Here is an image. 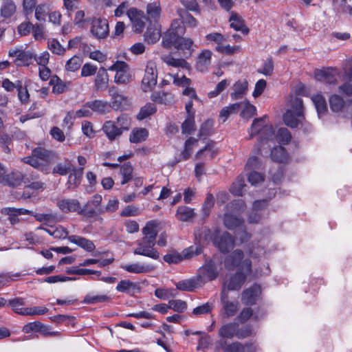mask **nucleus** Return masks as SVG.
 I'll return each instance as SVG.
<instances>
[{
    "label": "nucleus",
    "instance_id": "nucleus-14",
    "mask_svg": "<svg viewBox=\"0 0 352 352\" xmlns=\"http://www.w3.org/2000/svg\"><path fill=\"white\" fill-rule=\"evenodd\" d=\"M10 57H14V63L19 67L29 66L34 54L30 50H24L22 48H12L8 52Z\"/></svg>",
    "mask_w": 352,
    "mask_h": 352
},
{
    "label": "nucleus",
    "instance_id": "nucleus-2",
    "mask_svg": "<svg viewBox=\"0 0 352 352\" xmlns=\"http://www.w3.org/2000/svg\"><path fill=\"white\" fill-rule=\"evenodd\" d=\"M181 23L177 19L172 22L170 28L162 36V45L167 49L174 47L183 52L186 50V53L190 56L194 50V42L191 38L183 37L185 28Z\"/></svg>",
    "mask_w": 352,
    "mask_h": 352
},
{
    "label": "nucleus",
    "instance_id": "nucleus-36",
    "mask_svg": "<svg viewBox=\"0 0 352 352\" xmlns=\"http://www.w3.org/2000/svg\"><path fill=\"white\" fill-rule=\"evenodd\" d=\"M16 12V6L12 0L5 1L0 8V16L4 19L11 18Z\"/></svg>",
    "mask_w": 352,
    "mask_h": 352
},
{
    "label": "nucleus",
    "instance_id": "nucleus-7",
    "mask_svg": "<svg viewBox=\"0 0 352 352\" xmlns=\"http://www.w3.org/2000/svg\"><path fill=\"white\" fill-rule=\"evenodd\" d=\"M57 206L65 213L76 212L78 214H82L87 217H94L102 214V210H90L82 208L80 201L76 199H62L57 201Z\"/></svg>",
    "mask_w": 352,
    "mask_h": 352
},
{
    "label": "nucleus",
    "instance_id": "nucleus-34",
    "mask_svg": "<svg viewBox=\"0 0 352 352\" xmlns=\"http://www.w3.org/2000/svg\"><path fill=\"white\" fill-rule=\"evenodd\" d=\"M238 327L239 325L236 322L227 323L220 328L219 335L223 338H232L233 337L237 338Z\"/></svg>",
    "mask_w": 352,
    "mask_h": 352
},
{
    "label": "nucleus",
    "instance_id": "nucleus-62",
    "mask_svg": "<svg viewBox=\"0 0 352 352\" xmlns=\"http://www.w3.org/2000/svg\"><path fill=\"white\" fill-rule=\"evenodd\" d=\"M170 77L173 79V82L175 85L178 87H184L185 86H188L191 83V80L188 78H186L184 75L179 76V74H169Z\"/></svg>",
    "mask_w": 352,
    "mask_h": 352
},
{
    "label": "nucleus",
    "instance_id": "nucleus-23",
    "mask_svg": "<svg viewBox=\"0 0 352 352\" xmlns=\"http://www.w3.org/2000/svg\"><path fill=\"white\" fill-rule=\"evenodd\" d=\"M109 77L107 71L100 67L94 79V89L96 91H103L108 88Z\"/></svg>",
    "mask_w": 352,
    "mask_h": 352
},
{
    "label": "nucleus",
    "instance_id": "nucleus-54",
    "mask_svg": "<svg viewBox=\"0 0 352 352\" xmlns=\"http://www.w3.org/2000/svg\"><path fill=\"white\" fill-rule=\"evenodd\" d=\"M33 155L39 159L41 162H45L46 165L49 167L51 160V152L41 147L34 148L32 151Z\"/></svg>",
    "mask_w": 352,
    "mask_h": 352
},
{
    "label": "nucleus",
    "instance_id": "nucleus-64",
    "mask_svg": "<svg viewBox=\"0 0 352 352\" xmlns=\"http://www.w3.org/2000/svg\"><path fill=\"white\" fill-rule=\"evenodd\" d=\"M206 40L214 43L217 46H222L226 41V38L221 33L212 32L206 36Z\"/></svg>",
    "mask_w": 352,
    "mask_h": 352
},
{
    "label": "nucleus",
    "instance_id": "nucleus-12",
    "mask_svg": "<svg viewBox=\"0 0 352 352\" xmlns=\"http://www.w3.org/2000/svg\"><path fill=\"white\" fill-rule=\"evenodd\" d=\"M23 179V174L19 170H14L7 173L5 166L0 162V183L1 184L16 187L22 184Z\"/></svg>",
    "mask_w": 352,
    "mask_h": 352
},
{
    "label": "nucleus",
    "instance_id": "nucleus-48",
    "mask_svg": "<svg viewBox=\"0 0 352 352\" xmlns=\"http://www.w3.org/2000/svg\"><path fill=\"white\" fill-rule=\"evenodd\" d=\"M25 162L42 172L45 173H49L50 168L46 165L45 162L43 161L41 162L36 157H34L33 155V153H32V155L30 157L26 158Z\"/></svg>",
    "mask_w": 352,
    "mask_h": 352
},
{
    "label": "nucleus",
    "instance_id": "nucleus-61",
    "mask_svg": "<svg viewBox=\"0 0 352 352\" xmlns=\"http://www.w3.org/2000/svg\"><path fill=\"white\" fill-rule=\"evenodd\" d=\"M329 104L333 111L338 112L344 107V102L340 96L335 94L329 98Z\"/></svg>",
    "mask_w": 352,
    "mask_h": 352
},
{
    "label": "nucleus",
    "instance_id": "nucleus-24",
    "mask_svg": "<svg viewBox=\"0 0 352 352\" xmlns=\"http://www.w3.org/2000/svg\"><path fill=\"white\" fill-rule=\"evenodd\" d=\"M146 20L151 23H158L162 13L160 1L149 3L146 6Z\"/></svg>",
    "mask_w": 352,
    "mask_h": 352
},
{
    "label": "nucleus",
    "instance_id": "nucleus-3",
    "mask_svg": "<svg viewBox=\"0 0 352 352\" xmlns=\"http://www.w3.org/2000/svg\"><path fill=\"white\" fill-rule=\"evenodd\" d=\"M288 107L283 116L284 122L291 128H297L305 120L302 100L296 96H291Z\"/></svg>",
    "mask_w": 352,
    "mask_h": 352
},
{
    "label": "nucleus",
    "instance_id": "nucleus-27",
    "mask_svg": "<svg viewBox=\"0 0 352 352\" xmlns=\"http://www.w3.org/2000/svg\"><path fill=\"white\" fill-rule=\"evenodd\" d=\"M161 37V30L159 23H151L144 34V40L150 44L155 43Z\"/></svg>",
    "mask_w": 352,
    "mask_h": 352
},
{
    "label": "nucleus",
    "instance_id": "nucleus-30",
    "mask_svg": "<svg viewBox=\"0 0 352 352\" xmlns=\"http://www.w3.org/2000/svg\"><path fill=\"white\" fill-rule=\"evenodd\" d=\"M175 286L178 290L192 292L202 285L196 276L189 279L180 280L175 283Z\"/></svg>",
    "mask_w": 352,
    "mask_h": 352
},
{
    "label": "nucleus",
    "instance_id": "nucleus-13",
    "mask_svg": "<svg viewBox=\"0 0 352 352\" xmlns=\"http://www.w3.org/2000/svg\"><path fill=\"white\" fill-rule=\"evenodd\" d=\"M314 76L318 81L329 85H336L340 77V74L336 68L326 67L315 70Z\"/></svg>",
    "mask_w": 352,
    "mask_h": 352
},
{
    "label": "nucleus",
    "instance_id": "nucleus-16",
    "mask_svg": "<svg viewBox=\"0 0 352 352\" xmlns=\"http://www.w3.org/2000/svg\"><path fill=\"white\" fill-rule=\"evenodd\" d=\"M157 74L153 63H148L142 80V89L144 92L151 91L155 87Z\"/></svg>",
    "mask_w": 352,
    "mask_h": 352
},
{
    "label": "nucleus",
    "instance_id": "nucleus-43",
    "mask_svg": "<svg viewBox=\"0 0 352 352\" xmlns=\"http://www.w3.org/2000/svg\"><path fill=\"white\" fill-rule=\"evenodd\" d=\"M89 107L91 108V113L96 112L101 114L105 113L109 111V105L107 101L101 100H95L89 102Z\"/></svg>",
    "mask_w": 352,
    "mask_h": 352
},
{
    "label": "nucleus",
    "instance_id": "nucleus-18",
    "mask_svg": "<svg viewBox=\"0 0 352 352\" xmlns=\"http://www.w3.org/2000/svg\"><path fill=\"white\" fill-rule=\"evenodd\" d=\"M109 23L105 19H94L91 21L90 32L98 39L104 38L109 34Z\"/></svg>",
    "mask_w": 352,
    "mask_h": 352
},
{
    "label": "nucleus",
    "instance_id": "nucleus-20",
    "mask_svg": "<svg viewBox=\"0 0 352 352\" xmlns=\"http://www.w3.org/2000/svg\"><path fill=\"white\" fill-rule=\"evenodd\" d=\"M127 16L132 23L134 31L141 32L144 28L145 20L146 19L143 12L135 8H131L127 10Z\"/></svg>",
    "mask_w": 352,
    "mask_h": 352
},
{
    "label": "nucleus",
    "instance_id": "nucleus-42",
    "mask_svg": "<svg viewBox=\"0 0 352 352\" xmlns=\"http://www.w3.org/2000/svg\"><path fill=\"white\" fill-rule=\"evenodd\" d=\"M271 158L274 162L285 163L288 160V155L283 146H276L271 151Z\"/></svg>",
    "mask_w": 352,
    "mask_h": 352
},
{
    "label": "nucleus",
    "instance_id": "nucleus-25",
    "mask_svg": "<svg viewBox=\"0 0 352 352\" xmlns=\"http://www.w3.org/2000/svg\"><path fill=\"white\" fill-rule=\"evenodd\" d=\"M120 267L127 272L133 274H146L154 270V267L152 265L141 263L121 265Z\"/></svg>",
    "mask_w": 352,
    "mask_h": 352
},
{
    "label": "nucleus",
    "instance_id": "nucleus-5",
    "mask_svg": "<svg viewBox=\"0 0 352 352\" xmlns=\"http://www.w3.org/2000/svg\"><path fill=\"white\" fill-rule=\"evenodd\" d=\"M219 231H216L213 234L209 229L204 228L199 234V237H204V240H211L213 243L219 249L221 252H228L234 247V240L232 236L227 232H223L221 236H218Z\"/></svg>",
    "mask_w": 352,
    "mask_h": 352
},
{
    "label": "nucleus",
    "instance_id": "nucleus-40",
    "mask_svg": "<svg viewBox=\"0 0 352 352\" xmlns=\"http://www.w3.org/2000/svg\"><path fill=\"white\" fill-rule=\"evenodd\" d=\"M50 84L52 85V92L55 94H60L65 92L68 87L69 83L63 81L57 76L51 78Z\"/></svg>",
    "mask_w": 352,
    "mask_h": 352
},
{
    "label": "nucleus",
    "instance_id": "nucleus-32",
    "mask_svg": "<svg viewBox=\"0 0 352 352\" xmlns=\"http://www.w3.org/2000/svg\"><path fill=\"white\" fill-rule=\"evenodd\" d=\"M102 130L110 140H114L122 135V129L116 126V122L106 121L102 126Z\"/></svg>",
    "mask_w": 352,
    "mask_h": 352
},
{
    "label": "nucleus",
    "instance_id": "nucleus-28",
    "mask_svg": "<svg viewBox=\"0 0 352 352\" xmlns=\"http://www.w3.org/2000/svg\"><path fill=\"white\" fill-rule=\"evenodd\" d=\"M212 52L209 50H202L199 54L196 63V67L197 70L205 72L208 69L211 63Z\"/></svg>",
    "mask_w": 352,
    "mask_h": 352
},
{
    "label": "nucleus",
    "instance_id": "nucleus-58",
    "mask_svg": "<svg viewBox=\"0 0 352 352\" xmlns=\"http://www.w3.org/2000/svg\"><path fill=\"white\" fill-rule=\"evenodd\" d=\"M74 166L69 162L58 163L53 168L52 173L65 176L72 171Z\"/></svg>",
    "mask_w": 352,
    "mask_h": 352
},
{
    "label": "nucleus",
    "instance_id": "nucleus-56",
    "mask_svg": "<svg viewBox=\"0 0 352 352\" xmlns=\"http://www.w3.org/2000/svg\"><path fill=\"white\" fill-rule=\"evenodd\" d=\"M48 49L54 54L63 56L66 52L65 48L57 39H50L47 42Z\"/></svg>",
    "mask_w": 352,
    "mask_h": 352
},
{
    "label": "nucleus",
    "instance_id": "nucleus-50",
    "mask_svg": "<svg viewBox=\"0 0 352 352\" xmlns=\"http://www.w3.org/2000/svg\"><path fill=\"white\" fill-rule=\"evenodd\" d=\"M156 111V106L153 103L148 102L140 109V112L137 116V118L139 120H142L154 114Z\"/></svg>",
    "mask_w": 352,
    "mask_h": 352
},
{
    "label": "nucleus",
    "instance_id": "nucleus-4",
    "mask_svg": "<svg viewBox=\"0 0 352 352\" xmlns=\"http://www.w3.org/2000/svg\"><path fill=\"white\" fill-rule=\"evenodd\" d=\"M226 208V211L223 218L224 226L229 230L240 228L243 221L239 217V215L245 208L243 201L241 199L233 201L228 204Z\"/></svg>",
    "mask_w": 352,
    "mask_h": 352
},
{
    "label": "nucleus",
    "instance_id": "nucleus-59",
    "mask_svg": "<svg viewBox=\"0 0 352 352\" xmlns=\"http://www.w3.org/2000/svg\"><path fill=\"white\" fill-rule=\"evenodd\" d=\"M177 14L180 16V19H182L183 23L186 24V25L190 28H195L197 26V20L190 14L181 9L177 10Z\"/></svg>",
    "mask_w": 352,
    "mask_h": 352
},
{
    "label": "nucleus",
    "instance_id": "nucleus-31",
    "mask_svg": "<svg viewBox=\"0 0 352 352\" xmlns=\"http://www.w3.org/2000/svg\"><path fill=\"white\" fill-rule=\"evenodd\" d=\"M69 242L74 243L87 252H92L96 246L92 241L78 235H70L68 236Z\"/></svg>",
    "mask_w": 352,
    "mask_h": 352
},
{
    "label": "nucleus",
    "instance_id": "nucleus-17",
    "mask_svg": "<svg viewBox=\"0 0 352 352\" xmlns=\"http://www.w3.org/2000/svg\"><path fill=\"white\" fill-rule=\"evenodd\" d=\"M109 94L111 96V101L109 104V107L114 109L123 110L129 105V98L118 92V88L115 86H111L108 90Z\"/></svg>",
    "mask_w": 352,
    "mask_h": 352
},
{
    "label": "nucleus",
    "instance_id": "nucleus-52",
    "mask_svg": "<svg viewBox=\"0 0 352 352\" xmlns=\"http://www.w3.org/2000/svg\"><path fill=\"white\" fill-rule=\"evenodd\" d=\"M83 60L80 56L74 55L66 62L65 69L67 72H74L78 70Z\"/></svg>",
    "mask_w": 352,
    "mask_h": 352
},
{
    "label": "nucleus",
    "instance_id": "nucleus-11",
    "mask_svg": "<svg viewBox=\"0 0 352 352\" xmlns=\"http://www.w3.org/2000/svg\"><path fill=\"white\" fill-rule=\"evenodd\" d=\"M109 70L116 72L114 82L116 84L125 85L132 80L129 65L124 61H116L109 67Z\"/></svg>",
    "mask_w": 352,
    "mask_h": 352
},
{
    "label": "nucleus",
    "instance_id": "nucleus-55",
    "mask_svg": "<svg viewBox=\"0 0 352 352\" xmlns=\"http://www.w3.org/2000/svg\"><path fill=\"white\" fill-rule=\"evenodd\" d=\"M241 107L239 103H234L229 106L224 107L220 111L219 117L225 122L232 113H236Z\"/></svg>",
    "mask_w": 352,
    "mask_h": 352
},
{
    "label": "nucleus",
    "instance_id": "nucleus-8",
    "mask_svg": "<svg viewBox=\"0 0 352 352\" xmlns=\"http://www.w3.org/2000/svg\"><path fill=\"white\" fill-rule=\"evenodd\" d=\"M221 309L220 314L223 318H230L236 314L239 309V302L236 300H230L228 291L222 288L220 294Z\"/></svg>",
    "mask_w": 352,
    "mask_h": 352
},
{
    "label": "nucleus",
    "instance_id": "nucleus-53",
    "mask_svg": "<svg viewBox=\"0 0 352 352\" xmlns=\"http://www.w3.org/2000/svg\"><path fill=\"white\" fill-rule=\"evenodd\" d=\"M133 168L130 163H125L120 167V174L122 176L121 184L124 185L133 178Z\"/></svg>",
    "mask_w": 352,
    "mask_h": 352
},
{
    "label": "nucleus",
    "instance_id": "nucleus-9",
    "mask_svg": "<svg viewBox=\"0 0 352 352\" xmlns=\"http://www.w3.org/2000/svg\"><path fill=\"white\" fill-rule=\"evenodd\" d=\"M219 275V265L214 260L207 261L199 269L197 275L201 285L212 281L217 278Z\"/></svg>",
    "mask_w": 352,
    "mask_h": 352
},
{
    "label": "nucleus",
    "instance_id": "nucleus-46",
    "mask_svg": "<svg viewBox=\"0 0 352 352\" xmlns=\"http://www.w3.org/2000/svg\"><path fill=\"white\" fill-rule=\"evenodd\" d=\"M248 83L246 80H238L233 86L234 91L231 94V98L236 100L241 97L248 89Z\"/></svg>",
    "mask_w": 352,
    "mask_h": 352
},
{
    "label": "nucleus",
    "instance_id": "nucleus-51",
    "mask_svg": "<svg viewBox=\"0 0 352 352\" xmlns=\"http://www.w3.org/2000/svg\"><path fill=\"white\" fill-rule=\"evenodd\" d=\"M102 197L100 195L96 194L92 197L91 199L87 201L84 206H82V208L87 209V210H102L104 212L103 208H100V204L102 203Z\"/></svg>",
    "mask_w": 352,
    "mask_h": 352
},
{
    "label": "nucleus",
    "instance_id": "nucleus-39",
    "mask_svg": "<svg viewBox=\"0 0 352 352\" xmlns=\"http://www.w3.org/2000/svg\"><path fill=\"white\" fill-rule=\"evenodd\" d=\"M151 98L153 101L164 104H170L174 100L173 94L164 91L154 92Z\"/></svg>",
    "mask_w": 352,
    "mask_h": 352
},
{
    "label": "nucleus",
    "instance_id": "nucleus-41",
    "mask_svg": "<svg viewBox=\"0 0 352 352\" xmlns=\"http://www.w3.org/2000/svg\"><path fill=\"white\" fill-rule=\"evenodd\" d=\"M148 135V131L144 128H137L132 130L129 140L132 143H140L144 141Z\"/></svg>",
    "mask_w": 352,
    "mask_h": 352
},
{
    "label": "nucleus",
    "instance_id": "nucleus-33",
    "mask_svg": "<svg viewBox=\"0 0 352 352\" xmlns=\"http://www.w3.org/2000/svg\"><path fill=\"white\" fill-rule=\"evenodd\" d=\"M83 171V167L72 168V171L69 173L67 182L69 188H75L80 185L82 178Z\"/></svg>",
    "mask_w": 352,
    "mask_h": 352
},
{
    "label": "nucleus",
    "instance_id": "nucleus-6",
    "mask_svg": "<svg viewBox=\"0 0 352 352\" xmlns=\"http://www.w3.org/2000/svg\"><path fill=\"white\" fill-rule=\"evenodd\" d=\"M258 135V140L262 145L264 141L272 140L274 136L273 127L269 124L267 117L254 119L250 128V138Z\"/></svg>",
    "mask_w": 352,
    "mask_h": 352
},
{
    "label": "nucleus",
    "instance_id": "nucleus-19",
    "mask_svg": "<svg viewBox=\"0 0 352 352\" xmlns=\"http://www.w3.org/2000/svg\"><path fill=\"white\" fill-rule=\"evenodd\" d=\"M267 202L265 199L254 201L252 211L249 215L248 221L252 223H258L263 217L267 215L266 206Z\"/></svg>",
    "mask_w": 352,
    "mask_h": 352
},
{
    "label": "nucleus",
    "instance_id": "nucleus-60",
    "mask_svg": "<svg viewBox=\"0 0 352 352\" xmlns=\"http://www.w3.org/2000/svg\"><path fill=\"white\" fill-rule=\"evenodd\" d=\"M245 186L244 178L239 176L230 187V192L236 196L242 195L243 188Z\"/></svg>",
    "mask_w": 352,
    "mask_h": 352
},
{
    "label": "nucleus",
    "instance_id": "nucleus-47",
    "mask_svg": "<svg viewBox=\"0 0 352 352\" xmlns=\"http://www.w3.org/2000/svg\"><path fill=\"white\" fill-rule=\"evenodd\" d=\"M240 108H242L241 116L244 119H250L256 114V108L248 101L241 102Z\"/></svg>",
    "mask_w": 352,
    "mask_h": 352
},
{
    "label": "nucleus",
    "instance_id": "nucleus-44",
    "mask_svg": "<svg viewBox=\"0 0 352 352\" xmlns=\"http://www.w3.org/2000/svg\"><path fill=\"white\" fill-rule=\"evenodd\" d=\"M311 100L314 102L318 116L324 113L327 110V102L324 96L320 94H317L311 97Z\"/></svg>",
    "mask_w": 352,
    "mask_h": 352
},
{
    "label": "nucleus",
    "instance_id": "nucleus-57",
    "mask_svg": "<svg viewBox=\"0 0 352 352\" xmlns=\"http://www.w3.org/2000/svg\"><path fill=\"white\" fill-rule=\"evenodd\" d=\"M22 274L20 272H3L0 274V284L6 285L10 282L16 281L20 278Z\"/></svg>",
    "mask_w": 352,
    "mask_h": 352
},
{
    "label": "nucleus",
    "instance_id": "nucleus-15",
    "mask_svg": "<svg viewBox=\"0 0 352 352\" xmlns=\"http://www.w3.org/2000/svg\"><path fill=\"white\" fill-rule=\"evenodd\" d=\"M219 345L223 352H260V349L254 344L243 345L237 342L227 344L226 341L221 340Z\"/></svg>",
    "mask_w": 352,
    "mask_h": 352
},
{
    "label": "nucleus",
    "instance_id": "nucleus-38",
    "mask_svg": "<svg viewBox=\"0 0 352 352\" xmlns=\"http://www.w3.org/2000/svg\"><path fill=\"white\" fill-rule=\"evenodd\" d=\"M175 216L179 221H188L195 216V213L192 208L186 206H182L178 207Z\"/></svg>",
    "mask_w": 352,
    "mask_h": 352
},
{
    "label": "nucleus",
    "instance_id": "nucleus-49",
    "mask_svg": "<svg viewBox=\"0 0 352 352\" xmlns=\"http://www.w3.org/2000/svg\"><path fill=\"white\" fill-rule=\"evenodd\" d=\"M9 305L12 307V310L21 316H25L26 307H24L25 301L21 298H15L9 300Z\"/></svg>",
    "mask_w": 352,
    "mask_h": 352
},
{
    "label": "nucleus",
    "instance_id": "nucleus-63",
    "mask_svg": "<svg viewBox=\"0 0 352 352\" xmlns=\"http://www.w3.org/2000/svg\"><path fill=\"white\" fill-rule=\"evenodd\" d=\"M215 50L221 54L232 55L235 53L239 52L241 50V47L240 45L231 46L230 45H225L223 43L222 46L216 47Z\"/></svg>",
    "mask_w": 352,
    "mask_h": 352
},
{
    "label": "nucleus",
    "instance_id": "nucleus-45",
    "mask_svg": "<svg viewBox=\"0 0 352 352\" xmlns=\"http://www.w3.org/2000/svg\"><path fill=\"white\" fill-rule=\"evenodd\" d=\"M111 299V297L107 295L89 294L85 296L83 302L86 304L95 305L109 302Z\"/></svg>",
    "mask_w": 352,
    "mask_h": 352
},
{
    "label": "nucleus",
    "instance_id": "nucleus-21",
    "mask_svg": "<svg viewBox=\"0 0 352 352\" xmlns=\"http://www.w3.org/2000/svg\"><path fill=\"white\" fill-rule=\"evenodd\" d=\"M192 250V248H190L188 250L186 249L183 251L182 254L175 251L171 252L164 256V261L168 264H178L184 259L190 257L193 254L197 255L199 253V252L197 251V248H196V252L195 253Z\"/></svg>",
    "mask_w": 352,
    "mask_h": 352
},
{
    "label": "nucleus",
    "instance_id": "nucleus-1",
    "mask_svg": "<svg viewBox=\"0 0 352 352\" xmlns=\"http://www.w3.org/2000/svg\"><path fill=\"white\" fill-rule=\"evenodd\" d=\"M244 258L243 252L240 250H235L224 260V266L228 270L237 268V272L228 278L223 284L226 291L239 290L247 277L252 274V262L248 258Z\"/></svg>",
    "mask_w": 352,
    "mask_h": 352
},
{
    "label": "nucleus",
    "instance_id": "nucleus-35",
    "mask_svg": "<svg viewBox=\"0 0 352 352\" xmlns=\"http://www.w3.org/2000/svg\"><path fill=\"white\" fill-rule=\"evenodd\" d=\"M217 154V150L214 146V143L212 142H208L204 148L200 149L197 154L195 157L197 160L206 159L210 160L214 157Z\"/></svg>",
    "mask_w": 352,
    "mask_h": 352
},
{
    "label": "nucleus",
    "instance_id": "nucleus-10",
    "mask_svg": "<svg viewBox=\"0 0 352 352\" xmlns=\"http://www.w3.org/2000/svg\"><path fill=\"white\" fill-rule=\"evenodd\" d=\"M155 243L156 241L143 237L142 240L137 241L138 247L134 249L133 254L157 260L160 257V254L154 248Z\"/></svg>",
    "mask_w": 352,
    "mask_h": 352
},
{
    "label": "nucleus",
    "instance_id": "nucleus-37",
    "mask_svg": "<svg viewBox=\"0 0 352 352\" xmlns=\"http://www.w3.org/2000/svg\"><path fill=\"white\" fill-rule=\"evenodd\" d=\"M157 227L158 223L156 221L152 220L148 221L145 226L142 228V234L144 235V238L156 241Z\"/></svg>",
    "mask_w": 352,
    "mask_h": 352
},
{
    "label": "nucleus",
    "instance_id": "nucleus-26",
    "mask_svg": "<svg viewBox=\"0 0 352 352\" xmlns=\"http://www.w3.org/2000/svg\"><path fill=\"white\" fill-rule=\"evenodd\" d=\"M230 28L236 31H240L244 34L249 33V28L245 25V21L238 13L232 12L229 19Z\"/></svg>",
    "mask_w": 352,
    "mask_h": 352
},
{
    "label": "nucleus",
    "instance_id": "nucleus-22",
    "mask_svg": "<svg viewBox=\"0 0 352 352\" xmlns=\"http://www.w3.org/2000/svg\"><path fill=\"white\" fill-rule=\"evenodd\" d=\"M261 294V289L258 285H254L244 290L241 294V301L245 305H254Z\"/></svg>",
    "mask_w": 352,
    "mask_h": 352
},
{
    "label": "nucleus",
    "instance_id": "nucleus-29",
    "mask_svg": "<svg viewBox=\"0 0 352 352\" xmlns=\"http://www.w3.org/2000/svg\"><path fill=\"white\" fill-rule=\"evenodd\" d=\"M162 60L167 65L177 68H182L187 70L190 69V64L184 58H175L172 54H163L161 56Z\"/></svg>",
    "mask_w": 352,
    "mask_h": 352
}]
</instances>
